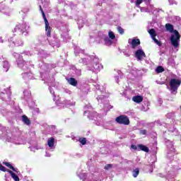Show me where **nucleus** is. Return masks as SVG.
<instances>
[{"label":"nucleus","instance_id":"f257e3e1","mask_svg":"<svg viewBox=\"0 0 181 181\" xmlns=\"http://www.w3.org/2000/svg\"><path fill=\"white\" fill-rule=\"evenodd\" d=\"M165 29L170 33H173L170 37V43L173 47L177 49L180 46L179 42H180V34L179 33V31L175 30V28H173V25L170 23L165 24Z\"/></svg>","mask_w":181,"mask_h":181},{"label":"nucleus","instance_id":"f03ea898","mask_svg":"<svg viewBox=\"0 0 181 181\" xmlns=\"http://www.w3.org/2000/svg\"><path fill=\"white\" fill-rule=\"evenodd\" d=\"M180 79L171 78L169 81L170 90L172 93H177L179 87H180Z\"/></svg>","mask_w":181,"mask_h":181},{"label":"nucleus","instance_id":"7ed1b4c3","mask_svg":"<svg viewBox=\"0 0 181 181\" xmlns=\"http://www.w3.org/2000/svg\"><path fill=\"white\" fill-rule=\"evenodd\" d=\"M115 121L117 124H119L120 125H129L131 124V122L129 121V117L127 115H119V117L115 118Z\"/></svg>","mask_w":181,"mask_h":181},{"label":"nucleus","instance_id":"20e7f679","mask_svg":"<svg viewBox=\"0 0 181 181\" xmlns=\"http://www.w3.org/2000/svg\"><path fill=\"white\" fill-rule=\"evenodd\" d=\"M42 15L44 19V22L45 24V32L46 35L47 37H50L52 36V27L49 25V21H47V18H46V14H45V11L42 12Z\"/></svg>","mask_w":181,"mask_h":181},{"label":"nucleus","instance_id":"39448f33","mask_svg":"<svg viewBox=\"0 0 181 181\" xmlns=\"http://www.w3.org/2000/svg\"><path fill=\"white\" fill-rule=\"evenodd\" d=\"M149 35L151 36V39L155 42L158 46H162V42L156 39V31H155V29L151 28L148 30Z\"/></svg>","mask_w":181,"mask_h":181},{"label":"nucleus","instance_id":"423d86ee","mask_svg":"<svg viewBox=\"0 0 181 181\" xmlns=\"http://www.w3.org/2000/svg\"><path fill=\"white\" fill-rule=\"evenodd\" d=\"M135 57L138 60H142L143 57H146V54H145V52L142 49H137L135 53Z\"/></svg>","mask_w":181,"mask_h":181},{"label":"nucleus","instance_id":"0eeeda50","mask_svg":"<svg viewBox=\"0 0 181 181\" xmlns=\"http://www.w3.org/2000/svg\"><path fill=\"white\" fill-rule=\"evenodd\" d=\"M141 45V40L139 39H133L131 42L132 49H136L137 46Z\"/></svg>","mask_w":181,"mask_h":181},{"label":"nucleus","instance_id":"6e6552de","mask_svg":"<svg viewBox=\"0 0 181 181\" xmlns=\"http://www.w3.org/2000/svg\"><path fill=\"white\" fill-rule=\"evenodd\" d=\"M132 100L134 101V103L139 104L144 101V97L141 95H136L132 98Z\"/></svg>","mask_w":181,"mask_h":181},{"label":"nucleus","instance_id":"1a4fd4ad","mask_svg":"<svg viewBox=\"0 0 181 181\" xmlns=\"http://www.w3.org/2000/svg\"><path fill=\"white\" fill-rule=\"evenodd\" d=\"M137 146H138L139 151H143V152H146V153L149 152V148H148L145 145L138 144Z\"/></svg>","mask_w":181,"mask_h":181},{"label":"nucleus","instance_id":"9d476101","mask_svg":"<svg viewBox=\"0 0 181 181\" xmlns=\"http://www.w3.org/2000/svg\"><path fill=\"white\" fill-rule=\"evenodd\" d=\"M68 83L69 84H70L71 86H73L74 87H77V80H76V78H70L69 80H68Z\"/></svg>","mask_w":181,"mask_h":181},{"label":"nucleus","instance_id":"9b49d317","mask_svg":"<svg viewBox=\"0 0 181 181\" xmlns=\"http://www.w3.org/2000/svg\"><path fill=\"white\" fill-rule=\"evenodd\" d=\"M7 172H8V173H10L12 179H13V180L15 181H19V177L15 174V173H13L12 170H8Z\"/></svg>","mask_w":181,"mask_h":181},{"label":"nucleus","instance_id":"f8f14e48","mask_svg":"<svg viewBox=\"0 0 181 181\" xmlns=\"http://www.w3.org/2000/svg\"><path fill=\"white\" fill-rule=\"evenodd\" d=\"M23 122L25 124V125H30V119L26 115L22 116Z\"/></svg>","mask_w":181,"mask_h":181},{"label":"nucleus","instance_id":"ddd939ff","mask_svg":"<svg viewBox=\"0 0 181 181\" xmlns=\"http://www.w3.org/2000/svg\"><path fill=\"white\" fill-rule=\"evenodd\" d=\"M47 144L49 148H53L54 146V138L51 137L48 139Z\"/></svg>","mask_w":181,"mask_h":181},{"label":"nucleus","instance_id":"4468645a","mask_svg":"<svg viewBox=\"0 0 181 181\" xmlns=\"http://www.w3.org/2000/svg\"><path fill=\"white\" fill-rule=\"evenodd\" d=\"M3 164H4L5 166H7V168H8L9 169H11V170H13V172H16V170H18V168H14V167L12 166L10 163L4 162Z\"/></svg>","mask_w":181,"mask_h":181},{"label":"nucleus","instance_id":"2eb2a0df","mask_svg":"<svg viewBox=\"0 0 181 181\" xmlns=\"http://www.w3.org/2000/svg\"><path fill=\"white\" fill-rule=\"evenodd\" d=\"M3 67L4 71H8V70H9V62L8 61H4L3 62Z\"/></svg>","mask_w":181,"mask_h":181},{"label":"nucleus","instance_id":"dca6fc26","mask_svg":"<svg viewBox=\"0 0 181 181\" xmlns=\"http://www.w3.org/2000/svg\"><path fill=\"white\" fill-rule=\"evenodd\" d=\"M105 45H106V46H111L112 45V40L110 38H108V37H105Z\"/></svg>","mask_w":181,"mask_h":181},{"label":"nucleus","instance_id":"f3484780","mask_svg":"<svg viewBox=\"0 0 181 181\" xmlns=\"http://www.w3.org/2000/svg\"><path fill=\"white\" fill-rule=\"evenodd\" d=\"M156 73H163L165 69L162 66H158L156 69Z\"/></svg>","mask_w":181,"mask_h":181},{"label":"nucleus","instance_id":"a211bd4d","mask_svg":"<svg viewBox=\"0 0 181 181\" xmlns=\"http://www.w3.org/2000/svg\"><path fill=\"white\" fill-rule=\"evenodd\" d=\"M138 175H139V168H136L133 170V177H138Z\"/></svg>","mask_w":181,"mask_h":181},{"label":"nucleus","instance_id":"6ab92c4d","mask_svg":"<svg viewBox=\"0 0 181 181\" xmlns=\"http://www.w3.org/2000/svg\"><path fill=\"white\" fill-rule=\"evenodd\" d=\"M108 36L111 40H114L115 39V34L112 31H110L108 33Z\"/></svg>","mask_w":181,"mask_h":181},{"label":"nucleus","instance_id":"aec40b11","mask_svg":"<svg viewBox=\"0 0 181 181\" xmlns=\"http://www.w3.org/2000/svg\"><path fill=\"white\" fill-rule=\"evenodd\" d=\"M79 142L82 144V145H86L87 144V139L83 137V138H80L79 139Z\"/></svg>","mask_w":181,"mask_h":181},{"label":"nucleus","instance_id":"412c9836","mask_svg":"<svg viewBox=\"0 0 181 181\" xmlns=\"http://www.w3.org/2000/svg\"><path fill=\"white\" fill-rule=\"evenodd\" d=\"M117 30L120 35H124V28H122L121 26L117 27Z\"/></svg>","mask_w":181,"mask_h":181},{"label":"nucleus","instance_id":"4be33fe9","mask_svg":"<svg viewBox=\"0 0 181 181\" xmlns=\"http://www.w3.org/2000/svg\"><path fill=\"white\" fill-rule=\"evenodd\" d=\"M112 168V164H107L105 166V170H110V169H111Z\"/></svg>","mask_w":181,"mask_h":181},{"label":"nucleus","instance_id":"5701e85b","mask_svg":"<svg viewBox=\"0 0 181 181\" xmlns=\"http://www.w3.org/2000/svg\"><path fill=\"white\" fill-rule=\"evenodd\" d=\"M144 1H146V0H136V6H139V5L141 4H142V2H144Z\"/></svg>","mask_w":181,"mask_h":181},{"label":"nucleus","instance_id":"b1692460","mask_svg":"<svg viewBox=\"0 0 181 181\" xmlns=\"http://www.w3.org/2000/svg\"><path fill=\"white\" fill-rule=\"evenodd\" d=\"M0 170H1V172H6V168H5V166L0 164Z\"/></svg>","mask_w":181,"mask_h":181},{"label":"nucleus","instance_id":"393cba45","mask_svg":"<svg viewBox=\"0 0 181 181\" xmlns=\"http://www.w3.org/2000/svg\"><path fill=\"white\" fill-rule=\"evenodd\" d=\"M131 148H132V149H134V151H136L138 149V146H136V145H135V144H132L131 146Z\"/></svg>","mask_w":181,"mask_h":181},{"label":"nucleus","instance_id":"a878e982","mask_svg":"<svg viewBox=\"0 0 181 181\" xmlns=\"http://www.w3.org/2000/svg\"><path fill=\"white\" fill-rule=\"evenodd\" d=\"M140 134L141 135H146V130H145V129L141 130Z\"/></svg>","mask_w":181,"mask_h":181},{"label":"nucleus","instance_id":"bb28decb","mask_svg":"<svg viewBox=\"0 0 181 181\" xmlns=\"http://www.w3.org/2000/svg\"><path fill=\"white\" fill-rule=\"evenodd\" d=\"M40 10L41 11V13H42V12H44V11H43V8H42V6H40Z\"/></svg>","mask_w":181,"mask_h":181},{"label":"nucleus","instance_id":"cd10ccee","mask_svg":"<svg viewBox=\"0 0 181 181\" xmlns=\"http://www.w3.org/2000/svg\"><path fill=\"white\" fill-rule=\"evenodd\" d=\"M0 42L1 43H4V40L0 38Z\"/></svg>","mask_w":181,"mask_h":181},{"label":"nucleus","instance_id":"c85d7f7f","mask_svg":"<svg viewBox=\"0 0 181 181\" xmlns=\"http://www.w3.org/2000/svg\"><path fill=\"white\" fill-rule=\"evenodd\" d=\"M21 32L23 33V30H21Z\"/></svg>","mask_w":181,"mask_h":181}]
</instances>
